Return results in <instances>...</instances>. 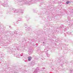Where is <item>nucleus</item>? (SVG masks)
I'll list each match as a JSON object with an SVG mask.
<instances>
[{
    "label": "nucleus",
    "mask_w": 73,
    "mask_h": 73,
    "mask_svg": "<svg viewBox=\"0 0 73 73\" xmlns=\"http://www.w3.org/2000/svg\"><path fill=\"white\" fill-rule=\"evenodd\" d=\"M66 4H68V3H69V1H67L66 2Z\"/></svg>",
    "instance_id": "obj_2"
},
{
    "label": "nucleus",
    "mask_w": 73,
    "mask_h": 73,
    "mask_svg": "<svg viewBox=\"0 0 73 73\" xmlns=\"http://www.w3.org/2000/svg\"><path fill=\"white\" fill-rule=\"evenodd\" d=\"M32 59V58L31 57L30 58H29L28 59V61H30Z\"/></svg>",
    "instance_id": "obj_1"
}]
</instances>
